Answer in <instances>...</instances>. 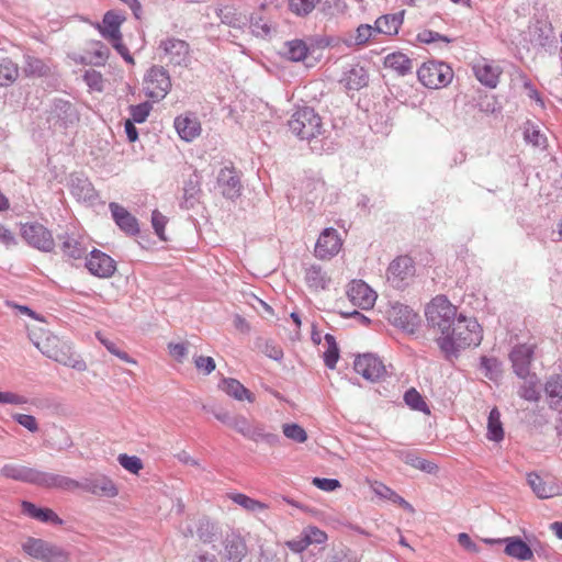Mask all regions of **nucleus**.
Masks as SVG:
<instances>
[{
    "label": "nucleus",
    "mask_w": 562,
    "mask_h": 562,
    "mask_svg": "<svg viewBox=\"0 0 562 562\" xmlns=\"http://www.w3.org/2000/svg\"><path fill=\"white\" fill-rule=\"evenodd\" d=\"M483 339V329L475 318L460 315L449 329L436 338V344L446 358L457 357L467 348L476 347Z\"/></svg>",
    "instance_id": "1"
},
{
    "label": "nucleus",
    "mask_w": 562,
    "mask_h": 562,
    "mask_svg": "<svg viewBox=\"0 0 562 562\" xmlns=\"http://www.w3.org/2000/svg\"><path fill=\"white\" fill-rule=\"evenodd\" d=\"M30 338L45 357L72 369L81 370L86 367L85 361L76 357L71 342L63 337L37 328L30 331Z\"/></svg>",
    "instance_id": "2"
},
{
    "label": "nucleus",
    "mask_w": 562,
    "mask_h": 562,
    "mask_svg": "<svg viewBox=\"0 0 562 562\" xmlns=\"http://www.w3.org/2000/svg\"><path fill=\"white\" fill-rule=\"evenodd\" d=\"M460 315L458 307L445 295L435 296L425 308L427 325L435 339L449 329Z\"/></svg>",
    "instance_id": "3"
},
{
    "label": "nucleus",
    "mask_w": 562,
    "mask_h": 562,
    "mask_svg": "<svg viewBox=\"0 0 562 562\" xmlns=\"http://www.w3.org/2000/svg\"><path fill=\"white\" fill-rule=\"evenodd\" d=\"M290 131L301 139H311L322 132L323 122L318 113L312 108L296 110L289 120Z\"/></svg>",
    "instance_id": "4"
},
{
    "label": "nucleus",
    "mask_w": 562,
    "mask_h": 562,
    "mask_svg": "<svg viewBox=\"0 0 562 562\" xmlns=\"http://www.w3.org/2000/svg\"><path fill=\"white\" fill-rule=\"evenodd\" d=\"M22 550L29 557L43 562H69L70 555L61 547L41 538H27L22 543Z\"/></svg>",
    "instance_id": "5"
},
{
    "label": "nucleus",
    "mask_w": 562,
    "mask_h": 562,
    "mask_svg": "<svg viewBox=\"0 0 562 562\" xmlns=\"http://www.w3.org/2000/svg\"><path fill=\"white\" fill-rule=\"evenodd\" d=\"M124 20V16L113 11H109L104 14L102 24H99L98 29L102 36L112 44V46L117 50L123 59L126 63L134 65L135 61L133 56L130 54L127 47L122 42L120 26Z\"/></svg>",
    "instance_id": "6"
},
{
    "label": "nucleus",
    "mask_w": 562,
    "mask_h": 562,
    "mask_svg": "<svg viewBox=\"0 0 562 562\" xmlns=\"http://www.w3.org/2000/svg\"><path fill=\"white\" fill-rule=\"evenodd\" d=\"M417 77L425 87L439 89L448 86L452 81L453 70L443 61L429 60L418 68Z\"/></svg>",
    "instance_id": "7"
},
{
    "label": "nucleus",
    "mask_w": 562,
    "mask_h": 562,
    "mask_svg": "<svg viewBox=\"0 0 562 562\" xmlns=\"http://www.w3.org/2000/svg\"><path fill=\"white\" fill-rule=\"evenodd\" d=\"M171 89L170 77L162 67L153 66L144 78L145 94L154 101L162 100Z\"/></svg>",
    "instance_id": "8"
},
{
    "label": "nucleus",
    "mask_w": 562,
    "mask_h": 562,
    "mask_svg": "<svg viewBox=\"0 0 562 562\" xmlns=\"http://www.w3.org/2000/svg\"><path fill=\"white\" fill-rule=\"evenodd\" d=\"M21 235L29 245L42 251H50L55 246L52 233L37 223L24 224L21 229Z\"/></svg>",
    "instance_id": "9"
},
{
    "label": "nucleus",
    "mask_w": 562,
    "mask_h": 562,
    "mask_svg": "<svg viewBox=\"0 0 562 562\" xmlns=\"http://www.w3.org/2000/svg\"><path fill=\"white\" fill-rule=\"evenodd\" d=\"M355 371L369 381H379L386 374L382 360L372 353L360 355L353 363Z\"/></svg>",
    "instance_id": "10"
},
{
    "label": "nucleus",
    "mask_w": 562,
    "mask_h": 562,
    "mask_svg": "<svg viewBox=\"0 0 562 562\" xmlns=\"http://www.w3.org/2000/svg\"><path fill=\"white\" fill-rule=\"evenodd\" d=\"M342 247V239L339 233L333 228H325L315 245V256L322 260H328L338 255Z\"/></svg>",
    "instance_id": "11"
},
{
    "label": "nucleus",
    "mask_w": 562,
    "mask_h": 562,
    "mask_svg": "<svg viewBox=\"0 0 562 562\" xmlns=\"http://www.w3.org/2000/svg\"><path fill=\"white\" fill-rule=\"evenodd\" d=\"M415 274L414 260L409 256H398L387 267L386 278L394 286L400 288Z\"/></svg>",
    "instance_id": "12"
},
{
    "label": "nucleus",
    "mask_w": 562,
    "mask_h": 562,
    "mask_svg": "<svg viewBox=\"0 0 562 562\" xmlns=\"http://www.w3.org/2000/svg\"><path fill=\"white\" fill-rule=\"evenodd\" d=\"M475 78L485 87L494 89L503 74L502 67L493 60L481 58L472 66Z\"/></svg>",
    "instance_id": "13"
},
{
    "label": "nucleus",
    "mask_w": 562,
    "mask_h": 562,
    "mask_svg": "<svg viewBox=\"0 0 562 562\" xmlns=\"http://www.w3.org/2000/svg\"><path fill=\"white\" fill-rule=\"evenodd\" d=\"M536 348L537 346L535 344H520L512 350L509 356L510 361L515 373L519 378L526 379L529 376L530 366Z\"/></svg>",
    "instance_id": "14"
},
{
    "label": "nucleus",
    "mask_w": 562,
    "mask_h": 562,
    "mask_svg": "<svg viewBox=\"0 0 562 562\" xmlns=\"http://www.w3.org/2000/svg\"><path fill=\"white\" fill-rule=\"evenodd\" d=\"M347 295L350 302L362 310H370L376 301V293L362 280L349 283Z\"/></svg>",
    "instance_id": "15"
},
{
    "label": "nucleus",
    "mask_w": 562,
    "mask_h": 562,
    "mask_svg": "<svg viewBox=\"0 0 562 562\" xmlns=\"http://www.w3.org/2000/svg\"><path fill=\"white\" fill-rule=\"evenodd\" d=\"M387 319L394 326L408 333H414L418 315L408 306L396 303L387 311Z\"/></svg>",
    "instance_id": "16"
},
{
    "label": "nucleus",
    "mask_w": 562,
    "mask_h": 562,
    "mask_svg": "<svg viewBox=\"0 0 562 562\" xmlns=\"http://www.w3.org/2000/svg\"><path fill=\"white\" fill-rule=\"evenodd\" d=\"M173 126L179 137L184 142H193L202 133L201 122L192 112L178 115L175 119Z\"/></svg>",
    "instance_id": "17"
},
{
    "label": "nucleus",
    "mask_w": 562,
    "mask_h": 562,
    "mask_svg": "<svg viewBox=\"0 0 562 562\" xmlns=\"http://www.w3.org/2000/svg\"><path fill=\"white\" fill-rule=\"evenodd\" d=\"M86 267L89 272L99 278H110L116 267L114 260L100 250L91 251L87 259Z\"/></svg>",
    "instance_id": "18"
},
{
    "label": "nucleus",
    "mask_w": 562,
    "mask_h": 562,
    "mask_svg": "<svg viewBox=\"0 0 562 562\" xmlns=\"http://www.w3.org/2000/svg\"><path fill=\"white\" fill-rule=\"evenodd\" d=\"M36 485L45 488H57L68 492H74L81 487V483L71 477L43 471L38 472Z\"/></svg>",
    "instance_id": "19"
},
{
    "label": "nucleus",
    "mask_w": 562,
    "mask_h": 562,
    "mask_svg": "<svg viewBox=\"0 0 562 562\" xmlns=\"http://www.w3.org/2000/svg\"><path fill=\"white\" fill-rule=\"evenodd\" d=\"M217 186L225 198L235 199L239 196L241 184L234 167L221 169L217 176Z\"/></svg>",
    "instance_id": "20"
},
{
    "label": "nucleus",
    "mask_w": 562,
    "mask_h": 562,
    "mask_svg": "<svg viewBox=\"0 0 562 562\" xmlns=\"http://www.w3.org/2000/svg\"><path fill=\"white\" fill-rule=\"evenodd\" d=\"M487 543L504 542V552L518 561H530L533 559V552L531 548L518 537H508L503 540L486 539Z\"/></svg>",
    "instance_id": "21"
},
{
    "label": "nucleus",
    "mask_w": 562,
    "mask_h": 562,
    "mask_svg": "<svg viewBox=\"0 0 562 562\" xmlns=\"http://www.w3.org/2000/svg\"><path fill=\"white\" fill-rule=\"evenodd\" d=\"M159 48L175 65L186 63L189 56V44L182 40L169 37L160 42Z\"/></svg>",
    "instance_id": "22"
},
{
    "label": "nucleus",
    "mask_w": 562,
    "mask_h": 562,
    "mask_svg": "<svg viewBox=\"0 0 562 562\" xmlns=\"http://www.w3.org/2000/svg\"><path fill=\"white\" fill-rule=\"evenodd\" d=\"M81 490L89 492L97 496L115 497L119 494V488L115 483L104 475H99L87 480L81 483Z\"/></svg>",
    "instance_id": "23"
},
{
    "label": "nucleus",
    "mask_w": 562,
    "mask_h": 562,
    "mask_svg": "<svg viewBox=\"0 0 562 562\" xmlns=\"http://www.w3.org/2000/svg\"><path fill=\"white\" fill-rule=\"evenodd\" d=\"M404 18L405 10H401L396 13L383 14L375 20L374 30L376 34L394 37L398 34V31L404 23Z\"/></svg>",
    "instance_id": "24"
},
{
    "label": "nucleus",
    "mask_w": 562,
    "mask_h": 562,
    "mask_svg": "<svg viewBox=\"0 0 562 562\" xmlns=\"http://www.w3.org/2000/svg\"><path fill=\"white\" fill-rule=\"evenodd\" d=\"M106 47L99 41H91L83 54L75 55L74 61L80 65H103L108 59Z\"/></svg>",
    "instance_id": "25"
},
{
    "label": "nucleus",
    "mask_w": 562,
    "mask_h": 562,
    "mask_svg": "<svg viewBox=\"0 0 562 562\" xmlns=\"http://www.w3.org/2000/svg\"><path fill=\"white\" fill-rule=\"evenodd\" d=\"M247 553V544L239 535H231L226 538L223 553L224 562H241Z\"/></svg>",
    "instance_id": "26"
},
{
    "label": "nucleus",
    "mask_w": 562,
    "mask_h": 562,
    "mask_svg": "<svg viewBox=\"0 0 562 562\" xmlns=\"http://www.w3.org/2000/svg\"><path fill=\"white\" fill-rule=\"evenodd\" d=\"M218 387L236 401H247L248 403H254L256 401L255 394L236 379L225 378L220 382Z\"/></svg>",
    "instance_id": "27"
},
{
    "label": "nucleus",
    "mask_w": 562,
    "mask_h": 562,
    "mask_svg": "<svg viewBox=\"0 0 562 562\" xmlns=\"http://www.w3.org/2000/svg\"><path fill=\"white\" fill-rule=\"evenodd\" d=\"M110 210L115 223L122 231L130 235H136L138 233V223L135 216H133L125 207L117 203H110Z\"/></svg>",
    "instance_id": "28"
},
{
    "label": "nucleus",
    "mask_w": 562,
    "mask_h": 562,
    "mask_svg": "<svg viewBox=\"0 0 562 562\" xmlns=\"http://www.w3.org/2000/svg\"><path fill=\"white\" fill-rule=\"evenodd\" d=\"M229 427L254 441H258L259 439L267 437L261 427L254 426L244 415H235L232 417Z\"/></svg>",
    "instance_id": "29"
},
{
    "label": "nucleus",
    "mask_w": 562,
    "mask_h": 562,
    "mask_svg": "<svg viewBox=\"0 0 562 562\" xmlns=\"http://www.w3.org/2000/svg\"><path fill=\"white\" fill-rule=\"evenodd\" d=\"M0 472L7 479L36 484L40 470L20 464H5Z\"/></svg>",
    "instance_id": "30"
},
{
    "label": "nucleus",
    "mask_w": 562,
    "mask_h": 562,
    "mask_svg": "<svg viewBox=\"0 0 562 562\" xmlns=\"http://www.w3.org/2000/svg\"><path fill=\"white\" fill-rule=\"evenodd\" d=\"M22 513L29 517L36 519L42 522H49L53 525H61L63 520L59 516L50 508H41L31 502H22Z\"/></svg>",
    "instance_id": "31"
},
{
    "label": "nucleus",
    "mask_w": 562,
    "mask_h": 562,
    "mask_svg": "<svg viewBox=\"0 0 562 562\" xmlns=\"http://www.w3.org/2000/svg\"><path fill=\"white\" fill-rule=\"evenodd\" d=\"M527 482L539 498H550L560 494V487L554 482H546L537 473H529Z\"/></svg>",
    "instance_id": "32"
},
{
    "label": "nucleus",
    "mask_w": 562,
    "mask_h": 562,
    "mask_svg": "<svg viewBox=\"0 0 562 562\" xmlns=\"http://www.w3.org/2000/svg\"><path fill=\"white\" fill-rule=\"evenodd\" d=\"M370 487L376 496L397 504L409 514L415 513V508L407 501H405L402 496H400L395 491H393L384 483L373 481L370 483Z\"/></svg>",
    "instance_id": "33"
},
{
    "label": "nucleus",
    "mask_w": 562,
    "mask_h": 562,
    "mask_svg": "<svg viewBox=\"0 0 562 562\" xmlns=\"http://www.w3.org/2000/svg\"><path fill=\"white\" fill-rule=\"evenodd\" d=\"M549 406L558 412H562V375H551L544 385Z\"/></svg>",
    "instance_id": "34"
},
{
    "label": "nucleus",
    "mask_w": 562,
    "mask_h": 562,
    "mask_svg": "<svg viewBox=\"0 0 562 562\" xmlns=\"http://www.w3.org/2000/svg\"><path fill=\"white\" fill-rule=\"evenodd\" d=\"M488 440L499 442L504 438V428L501 420V413L498 408L494 407L487 418V434Z\"/></svg>",
    "instance_id": "35"
},
{
    "label": "nucleus",
    "mask_w": 562,
    "mask_h": 562,
    "mask_svg": "<svg viewBox=\"0 0 562 562\" xmlns=\"http://www.w3.org/2000/svg\"><path fill=\"white\" fill-rule=\"evenodd\" d=\"M524 380V384L519 390V395L529 402H538L540 400L539 379L536 373H529Z\"/></svg>",
    "instance_id": "36"
},
{
    "label": "nucleus",
    "mask_w": 562,
    "mask_h": 562,
    "mask_svg": "<svg viewBox=\"0 0 562 562\" xmlns=\"http://www.w3.org/2000/svg\"><path fill=\"white\" fill-rule=\"evenodd\" d=\"M19 78V67L10 58L0 59V87H8Z\"/></svg>",
    "instance_id": "37"
},
{
    "label": "nucleus",
    "mask_w": 562,
    "mask_h": 562,
    "mask_svg": "<svg viewBox=\"0 0 562 562\" xmlns=\"http://www.w3.org/2000/svg\"><path fill=\"white\" fill-rule=\"evenodd\" d=\"M387 68L396 70L400 75H405L412 69V60L403 53H392L385 57L384 61Z\"/></svg>",
    "instance_id": "38"
},
{
    "label": "nucleus",
    "mask_w": 562,
    "mask_h": 562,
    "mask_svg": "<svg viewBox=\"0 0 562 562\" xmlns=\"http://www.w3.org/2000/svg\"><path fill=\"white\" fill-rule=\"evenodd\" d=\"M307 45L302 40H293L284 45V56L292 61H301L306 58Z\"/></svg>",
    "instance_id": "39"
},
{
    "label": "nucleus",
    "mask_w": 562,
    "mask_h": 562,
    "mask_svg": "<svg viewBox=\"0 0 562 562\" xmlns=\"http://www.w3.org/2000/svg\"><path fill=\"white\" fill-rule=\"evenodd\" d=\"M345 80L348 89L359 90L368 85L369 76L363 67H353L348 71Z\"/></svg>",
    "instance_id": "40"
},
{
    "label": "nucleus",
    "mask_w": 562,
    "mask_h": 562,
    "mask_svg": "<svg viewBox=\"0 0 562 562\" xmlns=\"http://www.w3.org/2000/svg\"><path fill=\"white\" fill-rule=\"evenodd\" d=\"M228 497L235 504L239 505L247 512L255 513V512L265 510L268 508V506L265 503H261L260 501L251 498L243 493H232L228 495Z\"/></svg>",
    "instance_id": "41"
},
{
    "label": "nucleus",
    "mask_w": 562,
    "mask_h": 562,
    "mask_svg": "<svg viewBox=\"0 0 562 562\" xmlns=\"http://www.w3.org/2000/svg\"><path fill=\"white\" fill-rule=\"evenodd\" d=\"M404 401L406 405L409 406L412 409L422 412L426 415L430 414V409L426 401L415 387H411L405 392Z\"/></svg>",
    "instance_id": "42"
},
{
    "label": "nucleus",
    "mask_w": 562,
    "mask_h": 562,
    "mask_svg": "<svg viewBox=\"0 0 562 562\" xmlns=\"http://www.w3.org/2000/svg\"><path fill=\"white\" fill-rule=\"evenodd\" d=\"M416 40L418 43L425 45L443 44L445 46H448L452 42V38L448 37L447 35L428 29L420 30L416 35Z\"/></svg>",
    "instance_id": "43"
},
{
    "label": "nucleus",
    "mask_w": 562,
    "mask_h": 562,
    "mask_svg": "<svg viewBox=\"0 0 562 562\" xmlns=\"http://www.w3.org/2000/svg\"><path fill=\"white\" fill-rule=\"evenodd\" d=\"M282 432L285 438L295 443H304L308 439L306 430L296 423H284L282 425Z\"/></svg>",
    "instance_id": "44"
},
{
    "label": "nucleus",
    "mask_w": 562,
    "mask_h": 562,
    "mask_svg": "<svg viewBox=\"0 0 562 562\" xmlns=\"http://www.w3.org/2000/svg\"><path fill=\"white\" fill-rule=\"evenodd\" d=\"M305 281L310 286L315 289H324L327 282L322 268L315 265H312L305 269Z\"/></svg>",
    "instance_id": "45"
},
{
    "label": "nucleus",
    "mask_w": 562,
    "mask_h": 562,
    "mask_svg": "<svg viewBox=\"0 0 562 562\" xmlns=\"http://www.w3.org/2000/svg\"><path fill=\"white\" fill-rule=\"evenodd\" d=\"M327 349L324 351V362L329 369H334L339 359V349L333 335L325 336Z\"/></svg>",
    "instance_id": "46"
},
{
    "label": "nucleus",
    "mask_w": 562,
    "mask_h": 562,
    "mask_svg": "<svg viewBox=\"0 0 562 562\" xmlns=\"http://www.w3.org/2000/svg\"><path fill=\"white\" fill-rule=\"evenodd\" d=\"M321 0H289V9L299 16L310 14Z\"/></svg>",
    "instance_id": "47"
},
{
    "label": "nucleus",
    "mask_w": 562,
    "mask_h": 562,
    "mask_svg": "<svg viewBox=\"0 0 562 562\" xmlns=\"http://www.w3.org/2000/svg\"><path fill=\"white\" fill-rule=\"evenodd\" d=\"M95 336L100 340V342L108 349L109 352H111L112 355L116 356L117 358H120L124 362L132 363V364L136 363V361L134 359H132L126 352L121 351L113 341H111L108 338H105L101 334V331H98L95 334Z\"/></svg>",
    "instance_id": "48"
},
{
    "label": "nucleus",
    "mask_w": 562,
    "mask_h": 562,
    "mask_svg": "<svg viewBox=\"0 0 562 562\" xmlns=\"http://www.w3.org/2000/svg\"><path fill=\"white\" fill-rule=\"evenodd\" d=\"M406 463L429 474H436L438 472V465L436 463L420 457H408Z\"/></svg>",
    "instance_id": "49"
},
{
    "label": "nucleus",
    "mask_w": 562,
    "mask_h": 562,
    "mask_svg": "<svg viewBox=\"0 0 562 562\" xmlns=\"http://www.w3.org/2000/svg\"><path fill=\"white\" fill-rule=\"evenodd\" d=\"M151 109L153 106L149 102H144L137 105H131L130 114L132 119L130 120L135 123H144L147 120Z\"/></svg>",
    "instance_id": "50"
},
{
    "label": "nucleus",
    "mask_w": 562,
    "mask_h": 562,
    "mask_svg": "<svg viewBox=\"0 0 562 562\" xmlns=\"http://www.w3.org/2000/svg\"><path fill=\"white\" fill-rule=\"evenodd\" d=\"M376 35L378 34L374 30V25L360 24L356 30L355 42L357 45H364Z\"/></svg>",
    "instance_id": "51"
},
{
    "label": "nucleus",
    "mask_w": 562,
    "mask_h": 562,
    "mask_svg": "<svg viewBox=\"0 0 562 562\" xmlns=\"http://www.w3.org/2000/svg\"><path fill=\"white\" fill-rule=\"evenodd\" d=\"M119 463L128 472L133 474H138L139 471L143 469V462L142 460L136 456H127V454H120Z\"/></svg>",
    "instance_id": "52"
},
{
    "label": "nucleus",
    "mask_w": 562,
    "mask_h": 562,
    "mask_svg": "<svg viewBox=\"0 0 562 562\" xmlns=\"http://www.w3.org/2000/svg\"><path fill=\"white\" fill-rule=\"evenodd\" d=\"M83 79L93 91L101 92L104 86V79L101 72L90 69L85 72Z\"/></svg>",
    "instance_id": "53"
},
{
    "label": "nucleus",
    "mask_w": 562,
    "mask_h": 562,
    "mask_svg": "<svg viewBox=\"0 0 562 562\" xmlns=\"http://www.w3.org/2000/svg\"><path fill=\"white\" fill-rule=\"evenodd\" d=\"M63 250L67 256L74 259L81 258L86 252V249L81 247L76 239L70 237L63 243Z\"/></svg>",
    "instance_id": "54"
},
{
    "label": "nucleus",
    "mask_w": 562,
    "mask_h": 562,
    "mask_svg": "<svg viewBox=\"0 0 562 562\" xmlns=\"http://www.w3.org/2000/svg\"><path fill=\"white\" fill-rule=\"evenodd\" d=\"M303 533H305L310 546L311 544H323L328 539L327 533L315 526L306 527L303 530Z\"/></svg>",
    "instance_id": "55"
},
{
    "label": "nucleus",
    "mask_w": 562,
    "mask_h": 562,
    "mask_svg": "<svg viewBox=\"0 0 562 562\" xmlns=\"http://www.w3.org/2000/svg\"><path fill=\"white\" fill-rule=\"evenodd\" d=\"M168 223L167 217L161 214L159 211L155 210L151 214V224L155 233L161 240H167L165 235V227Z\"/></svg>",
    "instance_id": "56"
},
{
    "label": "nucleus",
    "mask_w": 562,
    "mask_h": 562,
    "mask_svg": "<svg viewBox=\"0 0 562 562\" xmlns=\"http://www.w3.org/2000/svg\"><path fill=\"white\" fill-rule=\"evenodd\" d=\"M216 526L210 519H202L198 527V536L204 542L211 541L215 535Z\"/></svg>",
    "instance_id": "57"
},
{
    "label": "nucleus",
    "mask_w": 562,
    "mask_h": 562,
    "mask_svg": "<svg viewBox=\"0 0 562 562\" xmlns=\"http://www.w3.org/2000/svg\"><path fill=\"white\" fill-rule=\"evenodd\" d=\"M27 403V398L23 395H20L10 391H1L0 390V405L9 404V405H24Z\"/></svg>",
    "instance_id": "58"
},
{
    "label": "nucleus",
    "mask_w": 562,
    "mask_h": 562,
    "mask_svg": "<svg viewBox=\"0 0 562 562\" xmlns=\"http://www.w3.org/2000/svg\"><path fill=\"white\" fill-rule=\"evenodd\" d=\"M525 139L537 147H542L546 144V137L535 126L526 127Z\"/></svg>",
    "instance_id": "59"
},
{
    "label": "nucleus",
    "mask_w": 562,
    "mask_h": 562,
    "mask_svg": "<svg viewBox=\"0 0 562 562\" xmlns=\"http://www.w3.org/2000/svg\"><path fill=\"white\" fill-rule=\"evenodd\" d=\"M13 419L26 428L31 432H36L38 430V424L34 416L27 414H15L13 415Z\"/></svg>",
    "instance_id": "60"
},
{
    "label": "nucleus",
    "mask_w": 562,
    "mask_h": 562,
    "mask_svg": "<svg viewBox=\"0 0 562 562\" xmlns=\"http://www.w3.org/2000/svg\"><path fill=\"white\" fill-rule=\"evenodd\" d=\"M312 484L325 492H333L341 486L340 482L336 479L323 477H314Z\"/></svg>",
    "instance_id": "61"
},
{
    "label": "nucleus",
    "mask_w": 562,
    "mask_h": 562,
    "mask_svg": "<svg viewBox=\"0 0 562 562\" xmlns=\"http://www.w3.org/2000/svg\"><path fill=\"white\" fill-rule=\"evenodd\" d=\"M194 364L196 369L205 374L211 373L215 369V361L212 357L200 356L195 358Z\"/></svg>",
    "instance_id": "62"
},
{
    "label": "nucleus",
    "mask_w": 562,
    "mask_h": 562,
    "mask_svg": "<svg viewBox=\"0 0 562 562\" xmlns=\"http://www.w3.org/2000/svg\"><path fill=\"white\" fill-rule=\"evenodd\" d=\"M458 542L468 552H480L479 546L472 540V538L467 532H461L458 535Z\"/></svg>",
    "instance_id": "63"
},
{
    "label": "nucleus",
    "mask_w": 562,
    "mask_h": 562,
    "mask_svg": "<svg viewBox=\"0 0 562 562\" xmlns=\"http://www.w3.org/2000/svg\"><path fill=\"white\" fill-rule=\"evenodd\" d=\"M285 544L291 551L296 552V553H301L310 547L308 540H307L305 533H303V532H302V537L300 539H294V540L288 541Z\"/></svg>",
    "instance_id": "64"
}]
</instances>
